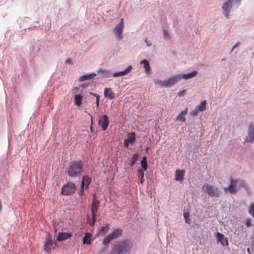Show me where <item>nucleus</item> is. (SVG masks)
Segmentation results:
<instances>
[{"instance_id": "1", "label": "nucleus", "mask_w": 254, "mask_h": 254, "mask_svg": "<svg viewBox=\"0 0 254 254\" xmlns=\"http://www.w3.org/2000/svg\"><path fill=\"white\" fill-rule=\"evenodd\" d=\"M132 247V242L126 239L118 242L114 246L113 253L116 254H129Z\"/></svg>"}, {"instance_id": "2", "label": "nucleus", "mask_w": 254, "mask_h": 254, "mask_svg": "<svg viewBox=\"0 0 254 254\" xmlns=\"http://www.w3.org/2000/svg\"><path fill=\"white\" fill-rule=\"evenodd\" d=\"M83 166L81 161H74L68 164V175L71 178L79 176L83 171Z\"/></svg>"}, {"instance_id": "3", "label": "nucleus", "mask_w": 254, "mask_h": 254, "mask_svg": "<svg viewBox=\"0 0 254 254\" xmlns=\"http://www.w3.org/2000/svg\"><path fill=\"white\" fill-rule=\"evenodd\" d=\"M230 184L229 186L224 188V190L225 192H229L231 194L236 193L238 189L236 187L237 183H239V186L248 190L249 187L246 182L243 180H239L238 179H234L232 177L229 179Z\"/></svg>"}, {"instance_id": "4", "label": "nucleus", "mask_w": 254, "mask_h": 254, "mask_svg": "<svg viewBox=\"0 0 254 254\" xmlns=\"http://www.w3.org/2000/svg\"><path fill=\"white\" fill-rule=\"evenodd\" d=\"M180 80V76L176 75L171 77L164 81L160 80H154V83L163 87H170L174 84L176 82Z\"/></svg>"}, {"instance_id": "5", "label": "nucleus", "mask_w": 254, "mask_h": 254, "mask_svg": "<svg viewBox=\"0 0 254 254\" xmlns=\"http://www.w3.org/2000/svg\"><path fill=\"white\" fill-rule=\"evenodd\" d=\"M100 201L98 199L96 194L93 195L92 203L91 204V212L93 221L96 220L97 211L100 207Z\"/></svg>"}, {"instance_id": "6", "label": "nucleus", "mask_w": 254, "mask_h": 254, "mask_svg": "<svg viewBox=\"0 0 254 254\" xmlns=\"http://www.w3.org/2000/svg\"><path fill=\"white\" fill-rule=\"evenodd\" d=\"M76 190L75 184L72 182H68L63 187L61 192L63 195H67L75 192Z\"/></svg>"}, {"instance_id": "7", "label": "nucleus", "mask_w": 254, "mask_h": 254, "mask_svg": "<svg viewBox=\"0 0 254 254\" xmlns=\"http://www.w3.org/2000/svg\"><path fill=\"white\" fill-rule=\"evenodd\" d=\"M203 188L205 189L204 191L211 197H218L219 196L218 189L211 185L206 184L203 185Z\"/></svg>"}, {"instance_id": "8", "label": "nucleus", "mask_w": 254, "mask_h": 254, "mask_svg": "<svg viewBox=\"0 0 254 254\" xmlns=\"http://www.w3.org/2000/svg\"><path fill=\"white\" fill-rule=\"evenodd\" d=\"M56 245V243H54L52 237L49 235L46 237L43 250L48 253H50L52 249H54V245Z\"/></svg>"}, {"instance_id": "9", "label": "nucleus", "mask_w": 254, "mask_h": 254, "mask_svg": "<svg viewBox=\"0 0 254 254\" xmlns=\"http://www.w3.org/2000/svg\"><path fill=\"white\" fill-rule=\"evenodd\" d=\"M124 28V20L121 19L120 22L114 28V32L119 40H121L123 37L122 33Z\"/></svg>"}, {"instance_id": "10", "label": "nucleus", "mask_w": 254, "mask_h": 254, "mask_svg": "<svg viewBox=\"0 0 254 254\" xmlns=\"http://www.w3.org/2000/svg\"><path fill=\"white\" fill-rule=\"evenodd\" d=\"M232 6V0H227L225 1L222 5V10L223 14L226 18L229 17V13L230 12L231 8Z\"/></svg>"}, {"instance_id": "11", "label": "nucleus", "mask_w": 254, "mask_h": 254, "mask_svg": "<svg viewBox=\"0 0 254 254\" xmlns=\"http://www.w3.org/2000/svg\"><path fill=\"white\" fill-rule=\"evenodd\" d=\"M109 120L107 115H104L98 121V124L102 127L103 130H106L108 127Z\"/></svg>"}, {"instance_id": "12", "label": "nucleus", "mask_w": 254, "mask_h": 254, "mask_svg": "<svg viewBox=\"0 0 254 254\" xmlns=\"http://www.w3.org/2000/svg\"><path fill=\"white\" fill-rule=\"evenodd\" d=\"M215 237L217 239V242L220 243L222 246H224L228 245V242L227 238H224V235L221 233H216Z\"/></svg>"}, {"instance_id": "13", "label": "nucleus", "mask_w": 254, "mask_h": 254, "mask_svg": "<svg viewBox=\"0 0 254 254\" xmlns=\"http://www.w3.org/2000/svg\"><path fill=\"white\" fill-rule=\"evenodd\" d=\"M72 236V233L68 232H59L57 238L59 242H61L70 238Z\"/></svg>"}, {"instance_id": "14", "label": "nucleus", "mask_w": 254, "mask_h": 254, "mask_svg": "<svg viewBox=\"0 0 254 254\" xmlns=\"http://www.w3.org/2000/svg\"><path fill=\"white\" fill-rule=\"evenodd\" d=\"M249 136L245 139L248 142H252L254 140V125L251 124L248 129Z\"/></svg>"}, {"instance_id": "15", "label": "nucleus", "mask_w": 254, "mask_h": 254, "mask_svg": "<svg viewBox=\"0 0 254 254\" xmlns=\"http://www.w3.org/2000/svg\"><path fill=\"white\" fill-rule=\"evenodd\" d=\"M91 179L89 177V176L87 175L83 176L81 183V188H85V189H87L89 185L91 183Z\"/></svg>"}, {"instance_id": "16", "label": "nucleus", "mask_w": 254, "mask_h": 254, "mask_svg": "<svg viewBox=\"0 0 254 254\" xmlns=\"http://www.w3.org/2000/svg\"><path fill=\"white\" fill-rule=\"evenodd\" d=\"M104 96L107 98L112 100L115 98V93L113 92L111 88H106L104 90Z\"/></svg>"}, {"instance_id": "17", "label": "nucleus", "mask_w": 254, "mask_h": 254, "mask_svg": "<svg viewBox=\"0 0 254 254\" xmlns=\"http://www.w3.org/2000/svg\"><path fill=\"white\" fill-rule=\"evenodd\" d=\"M197 73V71L194 70L192 72L189 73L188 74H181L177 75L178 76H180V80L182 78H184L185 79H188L194 77L196 75Z\"/></svg>"}, {"instance_id": "18", "label": "nucleus", "mask_w": 254, "mask_h": 254, "mask_svg": "<svg viewBox=\"0 0 254 254\" xmlns=\"http://www.w3.org/2000/svg\"><path fill=\"white\" fill-rule=\"evenodd\" d=\"M132 69L131 65H129L125 70L119 71V72H116L114 73L113 76L114 77H117V76H124L125 75L127 74L128 73H129Z\"/></svg>"}, {"instance_id": "19", "label": "nucleus", "mask_w": 254, "mask_h": 254, "mask_svg": "<svg viewBox=\"0 0 254 254\" xmlns=\"http://www.w3.org/2000/svg\"><path fill=\"white\" fill-rule=\"evenodd\" d=\"M184 172L183 170H177L175 172V180L176 181H182L184 179Z\"/></svg>"}, {"instance_id": "20", "label": "nucleus", "mask_w": 254, "mask_h": 254, "mask_svg": "<svg viewBox=\"0 0 254 254\" xmlns=\"http://www.w3.org/2000/svg\"><path fill=\"white\" fill-rule=\"evenodd\" d=\"M188 108H186L185 110H183L180 114H179L176 117V121L180 122H185L186 120L185 115L187 114Z\"/></svg>"}, {"instance_id": "21", "label": "nucleus", "mask_w": 254, "mask_h": 254, "mask_svg": "<svg viewBox=\"0 0 254 254\" xmlns=\"http://www.w3.org/2000/svg\"><path fill=\"white\" fill-rule=\"evenodd\" d=\"M140 64H143L145 72L149 74L150 72V66L149 62L146 60H143L140 62Z\"/></svg>"}, {"instance_id": "22", "label": "nucleus", "mask_w": 254, "mask_h": 254, "mask_svg": "<svg viewBox=\"0 0 254 254\" xmlns=\"http://www.w3.org/2000/svg\"><path fill=\"white\" fill-rule=\"evenodd\" d=\"M121 234L122 230L120 229H116L113 232L110 233L109 236L113 240L117 238Z\"/></svg>"}, {"instance_id": "23", "label": "nucleus", "mask_w": 254, "mask_h": 254, "mask_svg": "<svg viewBox=\"0 0 254 254\" xmlns=\"http://www.w3.org/2000/svg\"><path fill=\"white\" fill-rule=\"evenodd\" d=\"M139 155L137 152L134 153L130 160L129 164L131 166H133L135 162L138 160Z\"/></svg>"}, {"instance_id": "24", "label": "nucleus", "mask_w": 254, "mask_h": 254, "mask_svg": "<svg viewBox=\"0 0 254 254\" xmlns=\"http://www.w3.org/2000/svg\"><path fill=\"white\" fill-rule=\"evenodd\" d=\"M130 144H133L135 141V134L134 132H131L128 134L127 138L125 139Z\"/></svg>"}, {"instance_id": "25", "label": "nucleus", "mask_w": 254, "mask_h": 254, "mask_svg": "<svg viewBox=\"0 0 254 254\" xmlns=\"http://www.w3.org/2000/svg\"><path fill=\"white\" fill-rule=\"evenodd\" d=\"M92 237V235L89 233H85V236L83 239V244H91V238Z\"/></svg>"}, {"instance_id": "26", "label": "nucleus", "mask_w": 254, "mask_h": 254, "mask_svg": "<svg viewBox=\"0 0 254 254\" xmlns=\"http://www.w3.org/2000/svg\"><path fill=\"white\" fill-rule=\"evenodd\" d=\"M206 101L203 100L200 102L199 105L196 106V108L199 111V112H202L206 110Z\"/></svg>"}, {"instance_id": "27", "label": "nucleus", "mask_w": 254, "mask_h": 254, "mask_svg": "<svg viewBox=\"0 0 254 254\" xmlns=\"http://www.w3.org/2000/svg\"><path fill=\"white\" fill-rule=\"evenodd\" d=\"M96 75V73H93L91 74H88L86 75H84L79 78L80 81H83L86 79H90Z\"/></svg>"}, {"instance_id": "28", "label": "nucleus", "mask_w": 254, "mask_h": 254, "mask_svg": "<svg viewBox=\"0 0 254 254\" xmlns=\"http://www.w3.org/2000/svg\"><path fill=\"white\" fill-rule=\"evenodd\" d=\"M82 96L80 95H76L74 97L75 105L79 106L81 105Z\"/></svg>"}, {"instance_id": "29", "label": "nucleus", "mask_w": 254, "mask_h": 254, "mask_svg": "<svg viewBox=\"0 0 254 254\" xmlns=\"http://www.w3.org/2000/svg\"><path fill=\"white\" fill-rule=\"evenodd\" d=\"M141 165L143 169V171H146L147 169V164L146 161V157L144 156L142 157V160L141 161Z\"/></svg>"}, {"instance_id": "30", "label": "nucleus", "mask_w": 254, "mask_h": 254, "mask_svg": "<svg viewBox=\"0 0 254 254\" xmlns=\"http://www.w3.org/2000/svg\"><path fill=\"white\" fill-rule=\"evenodd\" d=\"M109 228L108 225L102 226L100 229L99 233L100 234L103 233V234H105L108 232Z\"/></svg>"}, {"instance_id": "31", "label": "nucleus", "mask_w": 254, "mask_h": 254, "mask_svg": "<svg viewBox=\"0 0 254 254\" xmlns=\"http://www.w3.org/2000/svg\"><path fill=\"white\" fill-rule=\"evenodd\" d=\"M138 174V178L140 179V183L142 184L143 182V177H144V171L142 169H138L137 170Z\"/></svg>"}, {"instance_id": "32", "label": "nucleus", "mask_w": 254, "mask_h": 254, "mask_svg": "<svg viewBox=\"0 0 254 254\" xmlns=\"http://www.w3.org/2000/svg\"><path fill=\"white\" fill-rule=\"evenodd\" d=\"M249 213L252 215V216L254 218V203L253 202L251 204L249 210Z\"/></svg>"}, {"instance_id": "33", "label": "nucleus", "mask_w": 254, "mask_h": 254, "mask_svg": "<svg viewBox=\"0 0 254 254\" xmlns=\"http://www.w3.org/2000/svg\"><path fill=\"white\" fill-rule=\"evenodd\" d=\"M113 239H111V238L108 235L104 240L103 241V244L105 246L106 245H107L111 240H112Z\"/></svg>"}, {"instance_id": "34", "label": "nucleus", "mask_w": 254, "mask_h": 254, "mask_svg": "<svg viewBox=\"0 0 254 254\" xmlns=\"http://www.w3.org/2000/svg\"><path fill=\"white\" fill-rule=\"evenodd\" d=\"M189 216V214L188 213H184V217L185 219V222L186 223L190 224V221L188 219Z\"/></svg>"}, {"instance_id": "35", "label": "nucleus", "mask_w": 254, "mask_h": 254, "mask_svg": "<svg viewBox=\"0 0 254 254\" xmlns=\"http://www.w3.org/2000/svg\"><path fill=\"white\" fill-rule=\"evenodd\" d=\"M198 112H199V111L196 108H195V109L193 110H192L190 113V114L192 116H195L197 115Z\"/></svg>"}, {"instance_id": "36", "label": "nucleus", "mask_w": 254, "mask_h": 254, "mask_svg": "<svg viewBox=\"0 0 254 254\" xmlns=\"http://www.w3.org/2000/svg\"><path fill=\"white\" fill-rule=\"evenodd\" d=\"M84 189H85V188H81V187L80 190V191L79 192V194L80 196H82V195L84 194Z\"/></svg>"}, {"instance_id": "37", "label": "nucleus", "mask_w": 254, "mask_h": 254, "mask_svg": "<svg viewBox=\"0 0 254 254\" xmlns=\"http://www.w3.org/2000/svg\"><path fill=\"white\" fill-rule=\"evenodd\" d=\"M245 225L247 227H249L251 225V222L250 220H247L246 221Z\"/></svg>"}, {"instance_id": "38", "label": "nucleus", "mask_w": 254, "mask_h": 254, "mask_svg": "<svg viewBox=\"0 0 254 254\" xmlns=\"http://www.w3.org/2000/svg\"><path fill=\"white\" fill-rule=\"evenodd\" d=\"M96 104L97 107H98L99 105V95L96 96Z\"/></svg>"}, {"instance_id": "39", "label": "nucleus", "mask_w": 254, "mask_h": 254, "mask_svg": "<svg viewBox=\"0 0 254 254\" xmlns=\"http://www.w3.org/2000/svg\"><path fill=\"white\" fill-rule=\"evenodd\" d=\"M130 143L128 141H127V140H126L125 139H124V146L126 147H127L128 146V144H129Z\"/></svg>"}, {"instance_id": "40", "label": "nucleus", "mask_w": 254, "mask_h": 254, "mask_svg": "<svg viewBox=\"0 0 254 254\" xmlns=\"http://www.w3.org/2000/svg\"><path fill=\"white\" fill-rule=\"evenodd\" d=\"M65 63H66V64H72L71 60L70 58H68L65 61Z\"/></svg>"}, {"instance_id": "41", "label": "nucleus", "mask_w": 254, "mask_h": 254, "mask_svg": "<svg viewBox=\"0 0 254 254\" xmlns=\"http://www.w3.org/2000/svg\"><path fill=\"white\" fill-rule=\"evenodd\" d=\"M240 45V43L239 42H237L233 47V48H232V51H233L235 48H236V47H237L238 46H239Z\"/></svg>"}, {"instance_id": "42", "label": "nucleus", "mask_w": 254, "mask_h": 254, "mask_svg": "<svg viewBox=\"0 0 254 254\" xmlns=\"http://www.w3.org/2000/svg\"><path fill=\"white\" fill-rule=\"evenodd\" d=\"M185 93V90H184V91L181 92L180 93H179V95L180 96H182L184 95Z\"/></svg>"}, {"instance_id": "43", "label": "nucleus", "mask_w": 254, "mask_h": 254, "mask_svg": "<svg viewBox=\"0 0 254 254\" xmlns=\"http://www.w3.org/2000/svg\"><path fill=\"white\" fill-rule=\"evenodd\" d=\"M95 221H96V220L93 221V218H92V221H91V222H90V225H91V226H93V225H94V223H95Z\"/></svg>"}, {"instance_id": "44", "label": "nucleus", "mask_w": 254, "mask_h": 254, "mask_svg": "<svg viewBox=\"0 0 254 254\" xmlns=\"http://www.w3.org/2000/svg\"><path fill=\"white\" fill-rule=\"evenodd\" d=\"M164 34L165 37H167L168 36V34L166 30L164 31Z\"/></svg>"}, {"instance_id": "45", "label": "nucleus", "mask_w": 254, "mask_h": 254, "mask_svg": "<svg viewBox=\"0 0 254 254\" xmlns=\"http://www.w3.org/2000/svg\"><path fill=\"white\" fill-rule=\"evenodd\" d=\"M145 42L146 43L147 45L148 46H150L151 45V44H148V43H147V38H146L145 39Z\"/></svg>"}, {"instance_id": "46", "label": "nucleus", "mask_w": 254, "mask_h": 254, "mask_svg": "<svg viewBox=\"0 0 254 254\" xmlns=\"http://www.w3.org/2000/svg\"><path fill=\"white\" fill-rule=\"evenodd\" d=\"M91 94L95 96L96 97V96L98 95L97 94H95V93H91Z\"/></svg>"}, {"instance_id": "47", "label": "nucleus", "mask_w": 254, "mask_h": 254, "mask_svg": "<svg viewBox=\"0 0 254 254\" xmlns=\"http://www.w3.org/2000/svg\"><path fill=\"white\" fill-rule=\"evenodd\" d=\"M89 115L91 116V123H92V116L89 113H88Z\"/></svg>"}, {"instance_id": "48", "label": "nucleus", "mask_w": 254, "mask_h": 254, "mask_svg": "<svg viewBox=\"0 0 254 254\" xmlns=\"http://www.w3.org/2000/svg\"><path fill=\"white\" fill-rule=\"evenodd\" d=\"M247 252H248V253H250V249H249V248H248V249H247Z\"/></svg>"}, {"instance_id": "49", "label": "nucleus", "mask_w": 254, "mask_h": 254, "mask_svg": "<svg viewBox=\"0 0 254 254\" xmlns=\"http://www.w3.org/2000/svg\"><path fill=\"white\" fill-rule=\"evenodd\" d=\"M146 150H148V147H147Z\"/></svg>"}]
</instances>
